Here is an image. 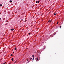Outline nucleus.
<instances>
[{"mask_svg":"<svg viewBox=\"0 0 64 64\" xmlns=\"http://www.w3.org/2000/svg\"><path fill=\"white\" fill-rule=\"evenodd\" d=\"M58 23H59V22H57V23H56V24H58Z\"/></svg>","mask_w":64,"mask_h":64,"instance_id":"obj_15","label":"nucleus"},{"mask_svg":"<svg viewBox=\"0 0 64 64\" xmlns=\"http://www.w3.org/2000/svg\"><path fill=\"white\" fill-rule=\"evenodd\" d=\"M0 20H1V18H0Z\"/></svg>","mask_w":64,"mask_h":64,"instance_id":"obj_22","label":"nucleus"},{"mask_svg":"<svg viewBox=\"0 0 64 64\" xmlns=\"http://www.w3.org/2000/svg\"><path fill=\"white\" fill-rule=\"evenodd\" d=\"M11 31H13L14 30V29L12 28L10 29Z\"/></svg>","mask_w":64,"mask_h":64,"instance_id":"obj_2","label":"nucleus"},{"mask_svg":"<svg viewBox=\"0 0 64 64\" xmlns=\"http://www.w3.org/2000/svg\"><path fill=\"white\" fill-rule=\"evenodd\" d=\"M32 58H30V60H32Z\"/></svg>","mask_w":64,"mask_h":64,"instance_id":"obj_13","label":"nucleus"},{"mask_svg":"<svg viewBox=\"0 0 64 64\" xmlns=\"http://www.w3.org/2000/svg\"><path fill=\"white\" fill-rule=\"evenodd\" d=\"M32 60H34V59H32Z\"/></svg>","mask_w":64,"mask_h":64,"instance_id":"obj_21","label":"nucleus"},{"mask_svg":"<svg viewBox=\"0 0 64 64\" xmlns=\"http://www.w3.org/2000/svg\"><path fill=\"white\" fill-rule=\"evenodd\" d=\"M29 35H30V33H28Z\"/></svg>","mask_w":64,"mask_h":64,"instance_id":"obj_17","label":"nucleus"},{"mask_svg":"<svg viewBox=\"0 0 64 64\" xmlns=\"http://www.w3.org/2000/svg\"><path fill=\"white\" fill-rule=\"evenodd\" d=\"M54 15L55 16L56 15V13H54Z\"/></svg>","mask_w":64,"mask_h":64,"instance_id":"obj_9","label":"nucleus"},{"mask_svg":"<svg viewBox=\"0 0 64 64\" xmlns=\"http://www.w3.org/2000/svg\"><path fill=\"white\" fill-rule=\"evenodd\" d=\"M40 2L39 1H36V3H39Z\"/></svg>","mask_w":64,"mask_h":64,"instance_id":"obj_3","label":"nucleus"},{"mask_svg":"<svg viewBox=\"0 0 64 64\" xmlns=\"http://www.w3.org/2000/svg\"><path fill=\"white\" fill-rule=\"evenodd\" d=\"M2 6V4H0V7H1V6Z\"/></svg>","mask_w":64,"mask_h":64,"instance_id":"obj_10","label":"nucleus"},{"mask_svg":"<svg viewBox=\"0 0 64 64\" xmlns=\"http://www.w3.org/2000/svg\"><path fill=\"white\" fill-rule=\"evenodd\" d=\"M43 49H45V46H44V48H43Z\"/></svg>","mask_w":64,"mask_h":64,"instance_id":"obj_11","label":"nucleus"},{"mask_svg":"<svg viewBox=\"0 0 64 64\" xmlns=\"http://www.w3.org/2000/svg\"><path fill=\"white\" fill-rule=\"evenodd\" d=\"M10 2H11V3H12V1L11 0H10Z\"/></svg>","mask_w":64,"mask_h":64,"instance_id":"obj_4","label":"nucleus"},{"mask_svg":"<svg viewBox=\"0 0 64 64\" xmlns=\"http://www.w3.org/2000/svg\"><path fill=\"white\" fill-rule=\"evenodd\" d=\"M29 62V61L28 62H28Z\"/></svg>","mask_w":64,"mask_h":64,"instance_id":"obj_24","label":"nucleus"},{"mask_svg":"<svg viewBox=\"0 0 64 64\" xmlns=\"http://www.w3.org/2000/svg\"><path fill=\"white\" fill-rule=\"evenodd\" d=\"M33 59H34V57H33Z\"/></svg>","mask_w":64,"mask_h":64,"instance_id":"obj_19","label":"nucleus"},{"mask_svg":"<svg viewBox=\"0 0 64 64\" xmlns=\"http://www.w3.org/2000/svg\"><path fill=\"white\" fill-rule=\"evenodd\" d=\"M6 63V62H5V63Z\"/></svg>","mask_w":64,"mask_h":64,"instance_id":"obj_25","label":"nucleus"},{"mask_svg":"<svg viewBox=\"0 0 64 64\" xmlns=\"http://www.w3.org/2000/svg\"><path fill=\"white\" fill-rule=\"evenodd\" d=\"M10 56H12V54H11Z\"/></svg>","mask_w":64,"mask_h":64,"instance_id":"obj_18","label":"nucleus"},{"mask_svg":"<svg viewBox=\"0 0 64 64\" xmlns=\"http://www.w3.org/2000/svg\"><path fill=\"white\" fill-rule=\"evenodd\" d=\"M27 61H28V60H27Z\"/></svg>","mask_w":64,"mask_h":64,"instance_id":"obj_26","label":"nucleus"},{"mask_svg":"<svg viewBox=\"0 0 64 64\" xmlns=\"http://www.w3.org/2000/svg\"><path fill=\"white\" fill-rule=\"evenodd\" d=\"M9 64H10V63Z\"/></svg>","mask_w":64,"mask_h":64,"instance_id":"obj_27","label":"nucleus"},{"mask_svg":"<svg viewBox=\"0 0 64 64\" xmlns=\"http://www.w3.org/2000/svg\"><path fill=\"white\" fill-rule=\"evenodd\" d=\"M16 49H17V48H14V49H15V50H16Z\"/></svg>","mask_w":64,"mask_h":64,"instance_id":"obj_8","label":"nucleus"},{"mask_svg":"<svg viewBox=\"0 0 64 64\" xmlns=\"http://www.w3.org/2000/svg\"><path fill=\"white\" fill-rule=\"evenodd\" d=\"M13 53H14V52H13Z\"/></svg>","mask_w":64,"mask_h":64,"instance_id":"obj_20","label":"nucleus"},{"mask_svg":"<svg viewBox=\"0 0 64 64\" xmlns=\"http://www.w3.org/2000/svg\"><path fill=\"white\" fill-rule=\"evenodd\" d=\"M51 22V20H49V21H48V22Z\"/></svg>","mask_w":64,"mask_h":64,"instance_id":"obj_6","label":"nucleus"},{"mask_svg":"<svg viewBox=\"0 0 64 64\" xmlns=\"http://www.w3.org/2000/svg\"><path fill=\"white\" fill-rule=\"evenodd\" d=\"M36 59L37 60H39V59H38V58H36Z\"/></svg>","mask_w":64,"mask_h":64,"instance_id":"obj_12","label":"nucleus"},{"mask_svg":"<svg viewBox=\"0 0 64 64\" xmlns=\"http://www.w3.org/2000/svg\"><path fill=\"white\" fill-rule=\"evenodd\" d=\"M32 57H34V55H32Z\"/></svg>","mask_w":64,"mask_h":64,"instance_id":"obj_7","label":"nucleus"},{"mask_svg":"<svg viewBox=\"0 0 64 64\" xmlns=\"http://www.w3.org/2000/svg\"><path fill=\"white\" fill-rule=\"evenodd\" d=\"M4 64H5V63H4Z\"/></svg>","mask_w":64,"mask_h":64,"instance_id":"obj_23","label":"nucleus"},{"mask_svg":"<svg viewBox=\"0 0 64 64\" xmlns=\"http://www.w3.org/2000/svg\"><path fill=\"white\" fill-rule=\"evenodd\" d=\"M16 62H17V61H16V62H14V63H16Z\"/></svg>","mask_w":64,"mask_h":64,"instance_id":"obj_16","label":"nucleus"},{"mask_svg":"<svg viewBox=\"0 0 64 64\" xmlns=\"http://www.w3.org/2000/svg\"><path fill=\"white\" fill-rule=\"evenodd\" d=\"M37 51L38 53H39V52H40L41 53V52H42V49H41L40 50V51L38 50V51Z\"/></svg>","mask_w":64,"mask_h":64,"instance_id":"obj_1","label":"nucleus"},{"mask_svg":"<svg viewBox=\"0 0 64 64\" xmlns=\"http://www.w3.org/2000/svg\"><path fill=\"white\" fill-rule=\"evenodd\" d=\"M12 61H14V60H13V58H12L11 59Z\"/></svg>","mask_w":64,"mask_h":64,"instance_id":"obj_5","label":"nucleus"},{"mask_svg":"<svg viewBox=\"0 0 64 64\" xmlns=\"http://www.w3.org/2000/svg\"><path fill=\"white\" fill-rule=\"evenodd\" d=\"M60 28H61V26H60Z\"/></svg>","mask_w":64,"mask_h":64,"instance_id":"obj_14","label":"nucleus"}]
</instances>
